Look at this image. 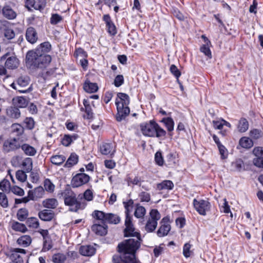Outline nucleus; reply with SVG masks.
<instances>
[{"label": "nucleus", "mask_w": 263, "mask_h": 263, "mask_svg": "<svg viewBox=\"0 0 263 263\" xmlns=\"http://www.w3.org/2000/svg\"><path fill=\"white\" fill-rule=\"evenodd\" d=\"M140 245V242L130 238L118 245V254L112 257V263H140L135 257V252Z\"/></svg>", "instance_id": "obj_1"}, {"label": "nucleus", "mask_w": 263, "mask_h": 263, "mask_svg": "<svg viewBox=\"0 0 263 263\" xmlns=\"http://www.w3.org/2000/svg\"><path fill=\"white\" fill-rule=\"evenodd\" d=\"M50 55L42 54L39 51H28L26 56V63L28 67L32 70H44L51 62Z\"/></svg>", "instance_id": "obj_2"}, {"label": "nucleus", "mask_w": 263, "mask_h": 263, "mask_svg": "<svg viewBox=\"0 0 263 263\" xmlns=\"http://www.w3.org/2000/svg\"><path fill=\"white\" fill-rule=\"evenodd\" d=\"M140 129L145 136L164 139L166 136V132L154 120L141 124Z\"/></svg>", "instance_id": "obj_3"}, {"label": "nucleus", "mask_w": 263, "mask_h": 263, "mask_svg": "<svg viewBox=\"0 0 263 263\" xmlns=\"http://www.w3.org/2000/svg\"><path fill=\"white\" fill-rule=\"evenodd\" d=\"M115 103L118 111L116 115V120L120 122L125 119L129 114L130 110L128 107L129 103V98L126 93L119 92L117 94Z\"/></svg>", "instance_id": "obj_4"}, {"label": "nucleus", "mask_w": 263, "mask_h": 263, "mask_svg": "<svg viewBox=\"0 0 263 263\" xmlns=\"http://www.w3.org/2000/svg\"><path fill=\"white\" fill-rule=\"evenodd\" d=\"M63 196L65 205L70 206L69 211L71 212H77L79 210H84L86 206V202L78 201L76 194L70 190L65 191Z\"/></svg>", "instance_id": "obj_5"}, {"label": "nucleus", "mask_w": 263, "mask_h": 263, "mask_svg": "<svg viewBox=\"0 0 263 263\" xmlns=\"http://www.w3.org/2000/svg\"><path fill=\"white\" fill-rule=\"evenodd\" d=\"M92 216L96 220L110 224H117L121 220L120 217L116 214L105 213L98 210L95 211L92 213Z\"/></svg>", "instance_id": "obj_6"}, {"label": "nucleus", "mask_w": 263, "mask_h": 263, "mask_svg": "<svg viewBox=\"0 0 263 263\" xmlns=\"http://www.w3.org/2000/svg\"><path fill=\"white\" fill-rule=\"evenodd\" d=\"M161 215L156 209H152L149 214V217L146 220L144 229L147 233L153 232L158 225V221L160 219Z\"/></svg>", "instance_id": "obj_7"}, {"label": "nucleus", "mask_w": 263, "mask_h": 263, "mask_svg": "<svg viewBox=\"0 0 263 263\" xmlns=\"http://www.w3.org/2000/svg\"><path fill=\"white\" fill-rule=\"evenodd\" d=\"M5 61V67L9 69H14L19 65V60L14 53L7 52L1 58V61Z\"/></svg>", "instance_id": "obj_8"}, {"label": "nucleus", "mask_w": 263, "mask_h": 263, "mask_svg": "<svg viewBox=\"0 0 263 263\" xmlns=\"http://www.w3.org/2000/svg\"><path fill=\"white\" fill-rule=\"evenodd\" d=\"M22 140L19 138H11L5 141L3 149L6 153H9L19 149L21 146Z\"/></svg>", "instance_id": "obj_9"}, {"label": "nucleus", "mask_w": 263, "mask_h": 263, "mask_svg": "<svg viewBox=\"0 0 263 263\" xmlns=\"http://www.w3.org/2000/svg\"><path fill=\"white\" fill-rule=\"evenodd\" d=\"M125 229H124L125 236H133L137 238L135 240H138L139 242L140 240V234L139 232L135 231V228L132 222V217H126L125 220Z\"/></svg>", "instance_id": "obj_10"}, {"label": "nucleus", "mask_w": 263, "mask_h": 263, "mask_svg": "<svg viewBox=\"0 0 263 263\" xmlns=\"http://www.w3.org/2000/svg\"><path fill=\"white\" fill-rule=\"evenodd\" d=\"M193 205L196 210L201 215H205L207 211L210 210V203L209 201L204 200H198L194 199Z\"/></svg>", "instance_id": "obj_11"}, {"label": "nucleus", "mask_w": 263, "mask_h": 263, "mask_svg": "<svg viewBox=\"0 0 263 263\" xmlns=\"http://www.w3.org/2000/svg\"><path fill=\"white\" fill-rule=\"evenodd\" d=\"M90 176L84 173H79L73 177L71 185L73 187H78L87 183L90 180Z\"/></svg>", "instance_id": "obj_12"}, {"label": "nucleus", "mask_w": 263, "mask_h": 263, "mask_svg": "<svg viewBox=\"0 0 263 263\" xmlns=\"http://www.w3.org/2000/svg\"><path fill=\"white\" fill-rule=\"evenodd\" d=\"M9 253V258L12 262L14 263H22L23 260L21 254H26V251L24 249L13 248L10 249Z\"/></svg>", "instance_id": "obj_13"}, {"label": "nucleus", "mask_w": 263, "mask_h": 263, "mask_svg": "<svg viewBox=\"0 0 263 263\" xmlns=\"http://www.w3.org/2000/svg\"><path fill=\"white\" fill-rule=\"evenodd\" d=\"M169 218L163 217L161 221V226L157 232L158 237H162L166 236L171 230V226L168 223Z\"/></svg>", "instance_id": "obj_14"}, {"label": "nucleus", "mask_w": 263, "mask_h": 263, "mask_svg": "<svg viewBox=\"0 0 263 263\" xmlns=\"http://www.w3.org/2000/svg\"><path fill=\"white\" fill-rule=\"evenodd\" d=\"M28 85V79L25 78L21 77L18 79L17 83H13L11 84V86L16 90L21 93L28 92V89H20V87H25Z\"/></svg>", "instance_id": "obj_15"}, {"label": "nucleus", "mask_w": 263, "mask_h": 263, "mask_svg": "<svg viewBox=\"0 0 263 263\" xmlns=\"http://www.w3.org/2000/svg\"><path fill=\"white\" fill-rule=\"evenodd\" d=\"M103 20L106 24L107 32L111 35H115L117 33L116 27L111 20L109 14H105L103 17Z\"/></svg>", "instance_id": "obj_16"}, {"label": "nucleus", "mask_w": 263, "mask_h": 263, "mask_svg": "<svg viewBox=\"0 0 263 263\" xmlns=\"http://www.w3.org/2000/svg\"><path fill=\"white\" fill-rule=\"evenodd\" d=\"M100 151L103 155L112 156L116 151L115 146L111 143H104L100 145Z\"/></svg>", "instance_id": "obj_17"}, {"label": "nucleus", "mask_w": 263, "mask_h": 263, "mask_svg": "<svg viewBox=\"0 0 263 263\" xmlns=\"http://www.w3.org/2000/svg\"><path fill=\"white\" fill-rule=\"evenodd\" d=\"M45 193L44 189L42 186H38L33 190H29L28 192L29 197L31 200H37L43 197Z\"/></svg>", "instance_id": "obj_18"}, {"label": "nucleus", "mask_w": 263, "mask_h": 263, "mask_svg": "<svg viewBox=\"0 0 263 263\" xmlns=\"http://www.w3.org/2000/svg\"><path fill=\"white\" fill-rule=\"evenodd\" d=\"M101 222L102 224L95 223L91 227V230L97 235L103 236L107 233V226L105 222L102 221Z\"/></svg>", "instance_id": "obj_19"}, {"label": "nucleus", "mask_w": 263, "mask_h": 263, "mask_svg": "<svg viewBox=\"0 0 263 263\" xmlns=\"http://www.w3.org/2000/svg\"><path fill=\"white\" fill-rule=\"evenodd\" d=\"M2 13L5 18L8 20H13L16 16V13L9 5H5L2 9Z\"/></svg>", "instance_id": "obj_20"}, {"label": "nucleus", "mask_w": 263, "mask_h": 263, "mask_svg": "<svg viewBox=\"0 0 263 263\" xmlns=\"http://www.w3.org/2000/svg\"><path fill=\"white\" fill-rule=\"evenodd\" d=\"M20 148L25 155L28 156H34L37 153V150L35 147L27 143H23L22 141Z\"/></svg>", "instance_id": "obj_21"}, {"label": "nucleus", "mask_w": 263, "mask_h": 263, "mask_svg": "<svg viewBox=\"0 0 263 263\" xmlns=\"http://www.w3.org/2000/svg\"><path fill=\"white\" fill-rule=\"evenodd\" d=\"M80 253L83 256H91L96 252V249L90 245L82 246L79 249Z\"/></svg>", "instance_id": "obj_22"}, {"label": "nucleus", "mask_w": 263, "mask_h": 263, "mask_svg": "<svg viewBox=\"0 0 263 263\" xmlns=\"http://www.w3.org/2000/svg\"><path fill=\"white\" fill-rule=\"evenodd\" d=\"M51 49V45L49 42H45L41 43L35 50V52H39L42 54L48 55L47 53Z\"/></svg>", "instance_id": "obj_23"}, {"label": "nucleus", "mask_w": 263, "mask_h": 263, "mask_svg": "<svg viewBox=\"0 0 263 263\" xmlns=\"http://www.w3.org/2000/svg\"><path fill=\"white\" fill-rule=\"evenodd\" d=\"M26 37L27 40L31 44H33L36 42L37 36L34 28L31 27L27 29Z\"/></svg>", "instance_id": "obj_24"}, {"label": "nucleus", "mask_w": 263, "mask_h": 263, "mask_svg": "<svg viewBox=\"0 0 263 263\" xmlns=\"http://www.w3.org/2000/svg\"><path fill=\"white\" fill-rule=\"evenodd\" d=\"M83 88L88 93H94L98 90V86L96 83L91 82L87 79L84 83Z\"/></svg>", "instance_id": "obj_25"}, {"label": "nucleus", "mask_w": 263, "mask_h": 263, "mask_svg": "<svg viewBox=\"0 0 263 263\" xmlns=\"http://www.w3.org/2000/svg\"><path fill=\"white\" fill-rule=\"evenodd\" d=\"M39 218L43 221H50L54 217V213L49 210H43L39 212Z\"/></svg>", "instance_id": "obj_26"}, {"label": "nucleus", "mask_w": 263, "mask_h": 263, "mask_svg": "<svg viewBox=\"0 0 263 263\" xmlns=\"http://www.w3.org/2000/svg\"><path fill=\"white\" fill-rule=\"evenodd\" d=\"M32 238L28 235H24L20 237L17 240V243L23 247H27L30 245Z\"/></svg>", "instance_id": "obj_27"}, {"label": "nucleus", "mask_w": 263, "mask_h": 263, "mask_svg": "<svg viewBox=\"0 0 263 263\" xmlns=\"http://www.w3.org/2000/svg\"><path fill=\"white\" fill-rule=\"evenodd\" d=\"M78 137V135L75 134L72 135H65L62 139V144L65 146H68L73 141L77 140Z\"/></svg>", "instance_id": "obj_28"}, {"label": "nucleus", "mask_w": 263, "mask_h": 263, "mask_svg": "<svg viewBox=\"0 0 263 263\" xmlns=\"http://www.w3.org/2000/svg\"><path fill=\"white\" fill-rule=\"evenodd\" d=\"M6 114L8 116L14 119H18L21 116V112L16 107L11 106L7 109Z\"/></svg>", "instance_id": "obj_29"}, {"label": "nucleus", "mask_w": 263, "mask_h": 263, "mask_svg": "<svg viewBox=\"0 0 263 263\" xmlns=\"http://www.w3.org/2000/svg\"><path fill=\"white\" fill-rule=\"evenodd\" d=\"M58 205V202L55 198H49L43 201L44 207L48 209H55Z\"/></svg>", "instance_id": "obj_30"}, {"label": "nucleus", "mask_w": 263, "mask_h": 263, "mask_svg": "<svg viewBox=\"0 0 263 263\" xmlns=\"http://www.w3.org/2000/svg\"><path fill=\"white\" fill-rule=\"evenodd\" d=\"M239 144L242 147L248 149L253 146V142L249 138L243 137L239 140Z\"/></svg>", "instance_id": "obj_31"}, {"label": "nucleus", "mask_w": 263, "mask_h": 263, "mask_svg": "<svg viewBox=\"0 0 263 263\" xmlns=\"http://www.w3.org/2000/svg\"><path fill=\"white\" fill-rule=\"evenodd\" d=\"M146 214V209L140 204L136 205L134 216L138 218H143Z\"/></svg>", "instance_id": "obj_32"}, {"label": "nucleus", "mask_w": 263, "mask_h": 263, "mask_svg": "<svg viewBox=\"0 0 263 263\" xmlns=\"http://www.w3.org/2000/svg\"><path fill=\"white\" fill-rule=\"evenodd\" d=\"M160 122L165 125L168 132H172L174 130V122L172 118H163Z\"/></svg>", "instance_id": "obj_33"}, {"label": "nucleus", "mask_w": 263, "mask_h": 263, "mask_svg": "<svg viewBox=\"0 0 263 263\" xmlns=\"http://www.w3.org/2000/svg\"><path fill=\"white\" fill-rule=\"evenodd\" d=\"M245 165L241 159H237L231 164V169L234 171H240L244 168Z\"/></svg>", "instance_id": "obj_34"}, {"label": "nucleus", "mask_w": 263, "mask_h": 263, "mask_svg": "<svg viewBox=\"0 0 263 263\" xmlns=\"http://www.w3.org/2000/svg\"><path fill=\"white\" fill-rule=\"evenodd\" d=\"M11 228L15 231L21 232L22 233H25L28 230L27 227L24 224L17 221L12 222Z\"/></svg>", "instance_id": "obj_35"}, {"label": "nucleus", "mask_w": 263, "mask_h": 263, "mask_svg": "<svg viewBox=\"0 0 263 263\" xmlns=\"http://www.w3.org/2000/svg\"><path fill=\"white\" fill-rule=\"evenodd\" d=\"M22 167L26 173L30 172L32 169V159L29 157L25 158L22 162Z\"/></svg>", "instance_id": "obj_36"}, {"label": "nucleus", "mask_w": 263, "mask_h": 263, "mask_svg": "<svg viewBox=\"0 0 263 263\" xmlns=\"http://www.w3.org/2000/svg\"><path fill=\"white\" fill-rule=\"evenodd\" d=\"M174 187V184L171 180H164L157 185V188L160 190H172Z\"/></svg>", "instance_id": "obj_37"}, {"label": "nucleus", "mask_w": 263, "mask_h": 263, "mask_svg": "<svg viewBox=\"0 0 263 263\" xmlns=\"http://www.w3.org/2000/svg\"><path fill=\"white\" fill-rule=\"evenodd\" d=\"M66 160V157L62 155H54L51 157L50 160L52 164L60 165L62 164Z\"/></svg>", "instance_id": "obj_38"}, {"label": "nucleus", "mask_w": 263, "mask_h": 263, "mask_svg": "<svg viewBox=\"0 0 263 263\" xmlns=\"http://www.w3.org/2000/svg\"><path fill=\"white\" fill-rule=\"evenodd\" d=\"M15 104L20 108H24L28 105L27 100L23 97H17L13 99Z\"/></svg>", "instance_id": "obj_39"}, {"label": "nucleus", "mask_w": 263, "mask_h": 263, "mask_svg": "<svg viewBox=\"0 0 263 263\" xmlns=\"http://www.w3.org/2000/svg\"><path fill=\"white\" fill-rule=\"evenodd\" d=\"M123 204L125 209L126 217H132L130 215V213L133 210L134 201L132 199H129L126 202H123Z\"/></svg>", "instance_id": "obj_40"}, {"label": "nucleus", "mask_w": 263, "mask_h": 263, "mask_svg": "<svg viewBox=\"0 0 263 263\" xmlns=\"http://www.w3.org/2000/svg\"><path fill=\"white\" fill-rule=\"evenodd\" d=\"M26 224L28 227L32 229H37L40 226L39 221L37 218L33 217L27 219Z\"/></svg>", "instance_id": "obj_41"}, {"label": "nucleus", "mask_w": 263, "mask_h": 263, "mask_svg": "<svg viewBox=\"0 0 263 263\" xmlns=\"http://www.w3.org/2000/svg\"><path fill=\"white\" fill-rule=\"evenodd\" d=\"M249 128V123L247 120L245 118H241L238 125V130L241 133L245 132Z\"/></svg>", "instance_id": "obj_42"}, {"label": "nucleus", "mask_w": 263, "mask_h": 263, "mask_svg": "<svg viewBox=\"0 0 263 263\" xmlns=\"http://www.w3.org/2000/svg\"><path fill=\"white\" fill-rule=\"evenodd\" d=\"M83 103L84 106L85 112L87 114V118L88 119L92 118L93 112L89 101L87 99H84Z\"/></svg>", "instance_id": "obj_43"}, {"label": "nucleus", "mask_w": 263, "mask_h": 263, "mask_svg": "<svg viewBox=\"0 0 263 263\" xmlns=\"http://www.w3.org/2000/svg\"><path fill=\"white\" fill-rule=\"evenodd\" d=\"M211 45V44H204L202 45L200 48V51L203 53L204 55L210 59L212 58V53L210 49Z\"/></svg>", "instance_id": "obj_44"}, {"label": "nucleus", "mask_w": 263, "mask_h": 263, "mask_svg": "<svg viewBox=\"0 0 263 263\" xmlns=\"http://www.w3.org/2000/svg\"><path fill=\"white\" fill-rule=\"evenodd\" d=\"M28 216V211L26 209H21L17 213V218L21 221H24Z\"/></svg>", "instance_id": "obj_45"}, {"label": "nucleus", "mask_w": 263, "mask_h": 263, "mask_svg": "<svg viewBox=\"0 0 263 263\" xmlns=\"http://www.w3.org/2000/svg\"><path fill=\"white\" fill-rule=\"evenodd\" d=\"M192 245L190 242L185 243L183 247V254L186 258L189 257L193 253L191 248Z\"/></svg>", "instance_id": "obj_46"}, {"label": "nucleus", "mask_w": 263, "mask_h": 263, "mask_svg": "<svg viewBox=\"0 0 263 263\" xmlns=\"http://www.w3.org/2000/svg\"><path fill=\"white\" fill-rule=\"evenodd\" d=\"M78 161V156L76 154H71L67 160L65 165L67 167H70L77 163Z\"/></svg>", "instance_id": "obj_47"}, {"label": "nucleus", "mask_w": 263, "mask_h": 263, "mask_svg": "<svg viewBox=\"0 0 263 263\" xmlns=\"http://www.w3.org/2000/svg\"><path fill=\"white\" fill-rule=\"evenodd\" d=\"M52 241L51 238L44 240L42 251L47 252L50 250L52 248Z\"/></svg>", "instance_id": "obj_48"}, {"label": "nucleus", "mask_w": 263, "mask_h": 263, "mask_svg": "<svg viewBox=\"0 0 263 263\" xmlns=\"http://www.w3.org/2000/svg\"><path fill=\"white\" fill-rule=\"evenodd\" d=\"M26 172L22 170H18L16 171L15 173L16 179L21 182H25L27 179V175L26 174Z\"/></svg>", "instance_id": "obj_49"}, {"label": "nucleus", "mask_w": 263, "mask_h": 263, "mask_svg": "<svg viewBox=\"0 0 263 263\" xmlns=\"http://www.w3.org/2000/svg\"><path fill=\"white\" fill-rule=\"evenodd\" d=\"M11 132L16 135H21L23 132V127L19 124H13L11 127Z\"/></svg>", "instance_id": "obj_50"}, {"label": "nucleus", "mask_w": 263, "mask_h": 263, "mask_svg": "<svg viewBox=\"0 0 263 263\" xmlns=\"http://www.w3.org/2000/svg\"><path fill=\"white\" fill-rule=\"evenodd\" d=\"M66 260L65 256L63 254H56L52 256V261L54 263H63Z\"/></svg>", "instance_id": "obj_51"}, {"label": "nucleus", "mask_w": 263, "mask_h": 263, "mask_svg": "<svg viewBox=\"0 0 263 263\" xmlns=\"http://www.w3.org/2000/svg\"><path fill=\"white\" fill-rule=\"evenodd\" d=\"M44 186L47 192L52 193L54 191V185L48 179H46L44 181Z\"/></svg>", "instance_id": "obj_52"}, {"label": "nucleus", "mask_w": 263, "mask_h": 263, "mask_svg": "<svg viewBox=\"0 0 263 263\" xmlns=\"http://www.w3.org/2000/svg\"><path fill=\"white\" fill-rule=\"evenodd\" d=\"M46 6V2L44 0H39L35 1L34 4L31 7L34 8L36 10L41 11L43 10Z\"/></svg>", "instance_id": "obj_53"}, {"label": "nucleus", "mask_w": 263, "mask_h": 263, "mask_svg": "<svg viewBox=\"0 0 263 263\" xmlns=\"http://www.w3.org/2000/svg\"><path fill=\"white\" fill-rule=\"evenodd\" d=\"M139 197L141 202H148L151 200L150 194L146 192H142L139 194Z\"/></svg>", "instance_id": "obj_54"}, {"label": "nucleus", "mask_w": 263, "mask_h": 263, "mask_svg": "<svg viewBox=\"0 0 263 263\" xmlns=\"http://www.w3.org/2000/svg\"><path fill=\"white\" fill-rule=\"evenodd\" d=\"M0 204L4 208L8 206V199L5 193L0 192Z\"/></svg>", "instance_id": "obj_55"}, {"label": "nucleus", "mask_w": 263, "mask_h": 263, "mask_svg": "<svg viewBox=\"0 0 263 263\" xmlns=\"http://www.w3.org/2000/svg\"><path fill=\"white\" fill-rule=\"evenodd\" d=\"M262 135V133L260 130L254 129L250 132V136L251 138L257 139L261 137Z\"/></svg>", "instance_id": "obj_56"}, {"label": "nucleus", "mask_w": 263, "mask_h": 263, "mask_svg": "<svg viewBox=\"0 0 263 263\" xmlns=\"http://www.w3.org/2000/svg\"><path fill=\"white\" fill-rule=\"evenodd\" d=\"M124 77L122 75H117L114 80V84L115 86L118 87L121 86L124 83Z\"/></svg>", "instance_id": "obj_57"}, {"label": "nucleus", "mask_w": 263, "mask_h": 263, "mask_svg": "<svg viewBox=\"0 0 263 263\" xmlns=\"http://www.w3.org/2000/svg\"><path fill=\"white\" fill-rule=\"evenodd\" d=\"M155 160L156 163L159 166H162L164 163L163 158L161 153L157 152L155 155Z\"/></svg>", "instance_id": "obj_58"}, {"label": "nucleus", "mask_w": 263, "mask_h": 263, "mask_svg": "<svg viewBox=\"0 0 263 263\" xmlns=\"http://www.w3.org/2000/svg\"><path fill=\"white\" fill-rule=\"evenodd\" d=\"M10 182L7 179H3L0 182V189L3 191H7L10 188Z\"/></svg>", "instance_id": "obj_59"}, {"label": "nucleus", "mask_w": 263, "mask_h": 263, "mask_svg": "<svg viewBox=\"0 0 263 263\" xmlns=\"http://www.w3.org/2000/svg\"><path fill=\"white\" fill-rule=\"evenodd\" d=\"M168 165H171L176 163V155L175 154L170 153L166 156Z\"/></svg>", "instance_id": "obj_60"}, {"label": "nucleus", "mask_w": 263, "mask_h": 263, "mask_svg": "<svg viewBox=\"0 0 263 263\" xmlns=\"http://www.w3.org/2000/svg\"><path fill=\"white\" fill-rule=\"evenodd\" d=\"M255 166L259 168H263V157H255L253 160Z\"/></svg>", "instance_id": "obj_61"}, {"label": "nucleus", "mask_w": 263, "mask_h": 263, "mask_svg": "<svg viewBox=\"0 0 263 263\" xmlns=\"http://www.w3.org/2000/svg\"><path fill=\"white\" fill-rule=\"evenodd\" d=\"M223 119H219L218 120H213L212 121L213 125L214 128L217 129H221L223 126Z\"/></svg>", "instance_id": "obj_62"}, {"label": "nucleus", "mask_w": 263, "mask_h": 263, "mask_svg": "<svg viewBox=\"0 0 263 263\" xmlns=\"http://www.w3.org/2000/svg\"><path fill=\"white\" fill-rule=\"evenodd\" d=\"M171 72L177 78L181 75V72L175 65H172L170 67Z\"/></svg>", "instance_id": "obj_63"}, {"label": "nucleus", "mask_w": 263, "mask_h": 263, "mask_svg": "<svg viewBox=\"0 0 263 263\" xmlns=\"http://www.w3.org/2000/svg\"><path fill=\"white\" fill-rule=\"evenodd\" d=\"M253 154L256 157H263V147H255L253 149Z\"/></svg>", "instance_id": "obj_64"}]
</instances>
